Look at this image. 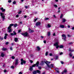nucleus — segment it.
<instances>
[{"label": "nucleus", "instance_id": "1", "mask_svg": "<svg viewBox=\"0 0 74 74\" xmlns=\"http://www.w3.org/2000/svg\"><path fill=\"white\" fill-rule=\"evenodd\" d=\"M45 63L47 65V67H48L49 69H50V68H53V67H54V66H53V64H51L50 65L48 64L51 63L50 62L48 61V62H45Z\"/></svg>", "mask_w": 74, "mask_h": 74}, {"label": "nucleus", "instance_id": "2", "mask_svg": "<svg viewBox=\"0 0 74 74\" xmlns=\"http://www.w3.org/2000/svg\"><path fill=\"white\" fill-rule=\"evenodd\" d=\"M21 34L24 37H29V34L27 32H25V33H21Z\"/></svg>", "mask_w": 74, "mask_h": 74}, {"label": "nucleus", "instance_id": "3", "mask_svg": "<svg viewBox=\"0 0 74 74\" xmlns=\"http://www.w3.org/2000/svg\"><path fill=\"white\" fill-rule=\"evenodd\" d=\"M33 74H36L37 73H38V74H41V71L40 70H37L36 71H34L32 72Z\"/></svg>", "mask_w": 74, "mask_h": 74}, {"label": "nucleus", "instance_id": "4", "mask_svg": "<svg viewBox=\"0 0 74 74\" xmlns=\"http://www.w3.org/2000/svg\"><path fill=\"white\" fill-rule=\"evenodd\" d=\"M59 44V42L58 41L57 42L55 43V44H54V45L55 47H56V49H58L59 47V45L58 44Z\"/></svg>", "mask_w": 74, "mask_h": 74}, {"label": "nucleus", "instance_id": "5", "mask_svg": "<svg viewBox=\"0 0 74 74\" xmlns=\"http://www.w3.org/2000/svg\"><path fill=\"white\" fill-rule=\"evenodd\" d=\"M26 61L23 60V58H21V65H23V64H25V63H26Z\"/></svg>", "mask_w": 74, "mask_h": 74}, {"label": "nucleus", "instance_id": "6", "mask_svg": "<svg viewBox=\"0 0 74 74\" xmlns=\"http://www.w3.org/2000/svg\"><path fill=\"white\" fill-rule=\"evenodd\" d=\"M0 14L1 16V18L3 19V21H4V19H5V15H3L4 14H3V13L2 12H0Z\"/></svg>", "mask_w": 74, "mask_h": 74}, {"label": "nucleus", "instance_id": "7", "mask_svg": "<svg viewBox=\"0 0 74 74\" xmlns=\"http://www.w3.org/2000/svg\"><path fill=\"white\" fill-rule=\"evenodd\" d=\"M19 63V59L17 58L15 60V65L17 66Z\"/></svg>", "mask_w": 74, "mask_h": 74}, {"label": "nucleus", "instance_id": "8", "mask_svg": "<svg viewBox=\"0 0 74 74\" xmlns=\"http://www.w3.org/2000/svg\"><path fill=\"white\" fill-rule=\"evenodd\" d=\"M62 36L63 37L62 38L63 40H64V41H66V35L64 34H62Z\"/></svg>", "mask_w": 74, "mask_h": 74}, {"label": "nucleus", "instance_id": "9", "mask_svg": "<svg viewBox=\"0 0 74 74\" xmlns=\"http://www.w3.org/2000/svg\"><path fill=\"white\" fill-rule=\"evenodd\" d=\"M13 33H11L10 34L11 36H14V35H16V33L15 32V31H13Z\"/></svg>", "mask_w": 74, "mask_h": 74}, {"label": "nucleus", "instance_id": "10", "mask_svg": "<svg viewBox=\"0 0 74 74\" xmlns=\"http://www.w3.org/2000/svg\"><path fill=\"white\" fill-rule=\"evenodd\" d=\"M45 62H48V61L44 62L42 61L40 63V64L41 65H44V63H45Z\"/></svg>", "mask_w": 74, "mask_h": 74}, {"label": "nucleus", "instance_id": "11", "mask_svg": "<svg viewBox=\"0 0 74 74\" xmlns=\"http://www.w3.org/2000/svg\"><path fill=\"white\" fill-rule=\"evenodd\" d=\"M36 51H40L41 50V48L39 46H37L36 47Z\"/></svg>", "mask_w": 74, "mask_h": 74}, {"label": "nucleus", "instance_id": "12", "mask_svg": "<svg viewBox=\"0 0 74 74\" xmlns=\"http://www.w3.org/2000/svg\"><path fill=\"white\" fill-rule=\"evenodd\" d=\"M40 25H41V22H37L36 23V26H40Z\"/></svg>", "mask_w": 74, "mask_h": 74}, {"label": "nucleus", "instance_id": "13", "mask_svg": "<svg viewBox=\"0 0 74 74\" xmlns=\"http://www.w3.org/2000/svg\"><path fill=\"white\" fill-rule=\"evenodd\" d=\"M29 33H33V32H34V30H32L30 28H29Z\"/></svg>", "mask_w": 74, "mask_h": 74}, {"label": "nucleus", "instance_id": "14", "mask_svg": "<svg viewBox=\"0 0 74 74\" xmlns=\"http://www.w3.org/2000/svg\"><path fill=\"white\" fill-rule=\"evenodd\" d=\"M1 11H2V12H4L5 11V9H4L3 8H1Z\"/></svg>", "mask_w": 74, "mask_h": 74}, {"label": "nucleus", "instance_id": "15", "mask_svg": "<svg viewBox=\"0 0 74 74\" xmlns=\"http://www.w3.org/2000/svg\"><path fill=\"white\" fill-rule=\"evenodd\" d=\"M5 36L4 37V39L5 40H6L7 39V36H8V34H5Z\"/></svg>", "mask_w": 74, "mask_h": 74}, {"label": "nucleus", "instance_id": "16", "mask_svg": "<svg viewBox=\"0 0 74 74\" xmlns=\"http://www.w3.org/2000/svg\"><path fill=\"white\" fill-rule=\"evenodd\" d=\"M1 57H2L3 58V57H4V56H5V54L3 53H1Z\"/></svg>", "mask_w": 74, "mask_h": 74}, {"label": "nucleus", "instance_id": "17", "mask_svg": "<svg viewBox=\"0 0 74 74\" xmlns=\"http://www.w3.org/2000/svg\"><path fill=\"white\" fill-rule=\"evenodd\" d=\"M62 23H64V22H65L66 21V20L64 18H62Z\"/></svg>", "mask_w": 74, "mask_h": 74}, {"label": "nucleus", "instance_id": "18", "mask_svg": "<svg viewBox=\"0 0 74 74\" xmlns=\"http://www.w3.org/2000/svg\"><path fill=\"white\" fill-rule=\"evenodd\" d=\"M2 51H6V50H7L8 49L7 48L3 47V48H2Z\"/></svg>", "mask_w": 74, "mask_h": 74}, {"label": "nucleus", "instance_id": "19", "mask_svg": "<svg viewBox=\"0 0 74 74\" xmlns=\"http://www.w3.org/2000/svg\"><path fill=\"white\" fill-rule=\"evenodd\" d=\"M60 28H64V25H60Z\"/></svg>", "mask_w": 74, "mask_h": 74}, {"label": "nucleus", "instance_id": "20", "mask_svg": "<svg viewBox=\"0 0 74 74\" xmlns=\"http://www.w3.org/2000/svg\"><path fill=\"white\" fill-rule=\"evenodd\" d=\"M18 40V38H15L14 39V41L15 42H17Z\"/></svg>", "mask_w": 74, "mask_h": 74}, {"label": "nucleus", "instance_id": "21", "mask_svg": "<svg viewBox=\"0 0 74 74\" xmlns=\"http://www.w3.org/2000/svg\"><path fill=\"white\" fill-rule=\"evenodd\" d=\"M64 48V46L63 45H61L59 46V48Z\"/></svg>", "mask_w": 74, "mask_h": 74}, {"label": "nucleus", "instance_id": "22", "mask_svg": "<svg viewBox=\"0 0 74 74\" xmlns=\"http://www.w3.org/2000/svg\"><path fill=\"white\" fill-rule=\"evenodd\" d=\"M29 70H30V71H32V70H33V67L32 66H30V68H29Z\"/></svg>", "mask_w": 74, "mask_h": 74}, {"label": "nucleus", "instance_id": "23", "mask_svg": "<svg viewBox=\"0 0 74 74\" xmlns=\"http://www.w3.org/2000/svg\"><path fill=\"white\" fill-rule=\"evenodd\" d=\"M38 19V18H35V19L34 18V22H36V21H37Z\"/></svg>", "mask_w": 74, "mask_h": 74}, {"label": "nucleus", "instance_id": "24", "mask_svg": "<svg viewBox=\"0 0 74 74\" xmlns=\"http://www.w3.org/2000/svg\"><path fill=\"white\" fill-rule=\"evenodd\" d=\"M69 51H70V52H73V51H74V50H71V48H69Z\"/></svg>", "mask_w": 74, "mask_h": 74}, {"label": "nucleus", "instance_id": "25", "mask_svg": "<svg viewBox=\"0 0 74 74\" xmlns=\"http://www.w3.org/2000/svg\"><path fill=\"white\" fill-rule=\"evenodd\" d=\"M18 25V24H17V23H15L14 26V27H16V26H17V25Z\"/></svg>", "mask_w": 74, "mask_h": 74}, {"label": "nucleus", "instance_id": "26", "mask_svg": "<svg viewBox=\"0 0 74 74\" xmlns=\"http://www.w3.org/2000/svg\"><path fill=\"white\" fill-rule=\"evenodd\" d=\"M63 72L64 73H67V70L65 69L63 71Z\"/></svg>", "mask_w": 74, "mask_h": 74}, {"label": "nucleus", "instance_id": "27", "mask_svg": "<svg viewBox=\"0 0 74 74\" xmlns=\"http://www.w3.org/2000/svg\"><path fill=\"white\" fill-rule=\"evenodd\" d=\"M50 35H51V33H50V32H48V34H47L48 36H50Z\"/></svg>", "mask_w": 74, "mask_h": 74}, {"label": "nucleus", "instance_id": "28", "mask_svg": "<svg viewBox=\"0 0 74 74\" xmlns=\"http://www.w3.org/2000/svg\"><path fill=\"white\" fill-rule=\"evenodd\" d=\"M4 39V38H3V37H1V36H0V40H3Z\"/></svg>", "mask_w": 74, "mask_h": 74}, {"label": "nucleus", "instance_id": "29", "mask_svg": "<svg viewBox=\"0 0 74 74\" xmlns=\"http://www.w3.org/2000/svg\"><path fill=\"white\" fill-rule=\"evenodd\" d=\"M69 56L70 57H72V56H73V54H72L71 53H69Z\"/></svg>", "mask_w": 74, "mask_h": 74}, {"label": "nucleus", "instance_id": "30", "mask_svg": "<svg viewBox=\"0 0 74 74\" xmlns=\"http://www.w3.org/2000/svg\"><path fill=\"white\" fill-rule=\"evenodd\" d=\"M36 64H34L32 65V67H36Z\"/></svg>", "mask_w": 74, "mask_h": 74}, {"label": "nucleus", "instance_id": "31", "mask_svg": "<svg viewBox=\"0 0 74 74\" xmlns=\"http://www.w3.org/2000/svg\"><path fill=\"white\" fill-rule=\"evenodd\" d=\"M11 27L9 26L8 28V30H10V29H11Z\"/></svg>", "mask_w": 74, "mask_h": 74}, {"label": "nucleus", "instance_id": "32", "mask_svg": "<svg viewBox=\"0 0 74 74\" xmlns=\"http://www.w3.org/2000/svg\"><path fill=\"white\" fill-rule=\"evenodd\" d=\"M73 44V42H71L68 43V45H72Z\"/></svg>", "mask_w": 74, "mask_h": 74}, {"label": "nucleus", "instance_id": "33", "mask_svg": "<svg viewBox=\"0 0 74 74\" xmlns=\"http://www.w3.org/2000/svg\"><path fill=\"white\" fill-rule=\"evenodd\" d=\"M40 64V63L39 62V61H38L36 63V64H35L36 65V64L39 65Z\"/></svg>", "mask_w": 74, "mask_h": 74}, {"label": "nucleus", "instance_id": "34", "mask_svg": "<svg viewBox=\"0 0 74 74\" xmlns=\"http://www.w3.org/2000/svg\"><path fill=\"white\" fill-rule=\"evenodd\" d=\"M14 25V24H11L10 25V26L11 27V26H13Z\"/></svg>", "mask_w": 74, "mask_h": 74}, {"label": "nucleus", "instance_id": "35", "mask_svg": "<svg viewBox=\"0 0 74 74\" xmlns=\"http://www.w3.org/2000/svg\"><path fill=\"white\" fill-rule=\"evenodd\" d=\"M11 31H12V29H9L8 32V33H10V32H11Z\"/></svg>", "mask_w": 74, "mask_h": 74}, {"label": "nucleus", "instance_id": "36", "mask_svg": "<svg viewBox=\"0 0 74 74\" xmlns=\"http://www.w3.org/2000/svg\"><path fill=\"white\" fill-rule=\"evenodd\" d=\"M42 69L41 67L40 66H39L38 67V69H39V70H40V69Z\"/></svg>", "mask_w": 74, "mask_h": 74}, {"label": "nucleus", "instance_id": "37", "mask_svg": "<svg viewBox=\"0 0 74 74\" xmlns=\"http://www.w3.org/2000/svg\"><path fill=\"white\" fill-rule=\"evenodd\" d=\"M21 32H22V31H21V30L19 29V30H18V33H21Z\"/></svg>", "mask_w": 74, "mask_h": 74}, {"label": "nucleus", "instance_id": "38", "mask_svg": "<svg viewBox=\"0 0 74 74\" xmlns=\"http://www.w3.org/2000/svg\"><path fill=\"white\" fill-rule=\"evenodd\" d=\"M47 26L49 28V27H51V26L50 25L48 24L47 25Z\"/></svg>", "mask_w": 74, "mask_h": 74}, {"label": "nucleus", "instance_id": "39", "mask_svg": "<svg viewBox=\"0 0 74 74\" xmlns=\"http://www.w3.org/2000/svg\"><path fill=\"white\" fill-rule=\"evenodd\" d=\"M63 16V14H61V15L60 16V18H62V16Z\"/></svg>", "mask_w": 74, "mask_h": 74}, {"label": "nucleus", "instance_id": "40", "mask_svg": "<svg viewBox=\"0 0 74 74\" xmlns=\"http://www.w3.org/2000/svg\"><path fill=\"white\" fill-rule=\"evenodd\" d=\"M45 20L46 21L47 20H48L49 19V18H45Z\"/></svg>", "mask_w": 74, "mask_h": 74}, {"label": "nucleus", "instance_id": "41", "mask_svg": "<svg viewBox=\"0 0 74 74\" xmlns=\"http://www.w3.org/2000/svg\"><path fill=\"white\" fill-rule=\"evenodd\" d=\"M13 4H16V1H13Z\"/></svg>", "mask_w": 74, "mask_h": 74}, {"label": "nucleus", "instance_id": "42", "mask_svg": "<svg viewBox=\"0 0 74 74\" xmlns=\"http://www.w3.org/2000/svg\"><path fill=\"white\" fill-rule=\"evenodd\" d=\"M48 52H46V53H45V55L46 56H47V55H48Z\"/></svg>", "mask_w": 74, "mask_h": 74}, {"label": "nucleus", "instance_id": "43", "mask_svg": "<svg viewBox=\"0 0 74 74\" xmlns=\"http://www.w3.org/2000/svg\"><path fill=\"white\" fill-rule=\"evenodd\" d=\"M21 13H22V11H19V12H18V14H21Z\"/></svg>", "mask_w": 74, "mask_h": 74}, {"label": "nucleus", "instance_id": "44", "mask_svg": "<svg viewBox=\"0 0 74 74\" xmlns=\"http://www.w3.org/2000/svg\"><path fill=\"white\" fill-rule=\"evenodd\" d=\"M12 59H15V57L14 56H12Z\"/></svg>", "mask_w": 74, "mask_h": 74}, {"label": "nucleus", "instance_id": "45", "mask_svg": "<svg viewBox=\"0 0 74 74\" xmlns=\"http://www.w3.org/2000/svg\"><path fill=\"white\" fill-rule=\"evenodd\" d=\"M56 60L58 59V56H56Z\"/></svg>", "mask_w": 74, "mask_h": 74}, {"label": "nucleus", "instance_id": "46", "mask_svg": "<svg viewBox=\"0 0 74 74\" xmlns=\"http://www.w3.org/2000/svg\"><path fill=\"white\" fill-rule=\"evenodd\" d=\"M30 62L31 63H33V61H32V60H30Z\"/></svg>", "mask_w": 74, "mask_h": 74}, {"label": "nucleus", "instance_id": "47", "mask_svg": "<svg viewBox=\"0 0 74 74\" xmlns=\"http://www.w3.org/2000/svg\"><path fill=\"white\" fill-rule=\"evenodd\" d=\"M4 73H7V70H5V69L4 70Z\"/></svg>", "mask_w": 74, "mask_h": 74}, {"label": "nucleus", "instance_id": "48", "mask_svg": "<svg viewBox=\"0 0 74 74\" xmlns=\"http://www.w3.org/2000/svg\"><path fill=\"white\" fill-rule=\"evenodd\" d=\"M60 62H61V64H63L64 63V62H63L62 61H60Z\"/></svg>", "mask_w": 74, "mask_h": 74}, {"label": "nucleus", "instance_id": "49", "mask_svg": "<svg viewBox=\"0 0 74 74\" xmlns=\"http://www.w3.org/2000/svg\"><path fill=\"white\" fill-rule=\"evenodd\" d=\"M8 44H9V42H6L5 43L6 45H8Z\"/></svg>", "mask_w": 74, "mask_h": 74}, {"label": "nucleus", "instance_id": "50", "mask_svg": "<svg viewBox=\"0 0 74 74\" xmlns=\"http://www.w3.org/2000/svg\"><path fill=\"white\" fill-rule=\"evenodd\" d=\"M8 3H11V0H10L8 1Z\"/></svg>", "mask_w": 74, "mask_h": 74}, {"label": "nucleus", "instance_id": "51", "mask_svg": "<svg viewBox=\"0 0 74 74\" xmlns=\"http://www.w3.org/2000/svg\"><path fill=\"white\" fill-rule=\"evenodd\" d=\"M10 50H11V51H12V47H10Z\"/></svg>", "mask_w": 74, "mask_h": 74}, {"label": "nucleus", "instance_id": "52", "mask_svg": "<svg viewBox=\"0 0 74 74\" xmlns=\"http://www.w3.org/2000/svg\"><path fill=\"white\" fill-rule=\"evenodd\" d=\"M49 56H52V53H50L49 54Z\"/></svg>", "mask_w": 74, "mask_h": 74}, {"label": "nucleus", "instance_id": "53", "mask_svg": "<svg viewBox=\"0 0 74 74\" xmlns=\"http://www.w3.org/2000/svg\"><path fill=\"white\" fill-rule=\"evenodd\" d=\"M54 7H58V6L56 5H54Z\"/></svg>", "mask_w": 74, "mask_h": 74}, {"label": "nucleus", "instance_id": "54", "mask_svg": "<svg viewBox=\"0 0 74 74\" xmlns=\"http://www.w3.org/2000/svg\"><path fill=\"white\" fill-rule=\"evenodd\" d=\"M43 42L44 44H46V43L47 42H46V41L45 40L43 41Z\"/></svg>", "mask_w": 74, "mask_h": 74}, {"label": "nucleus", "instance_id": "55", "mask_svg": "<svg viewBox=\"0 0 74 74\" xmlns=\"http://www.w3.org/2000/svg\"><path fill=\"white\" fill-rule=\"evenodd\" d=\"M11 67L12 69H14V66H11Z\"/></svg>", "mask_w": 74, "mask_h": 74}, {"label": "nucleus", "instance_id": "56", "mask_svg": "<svg viewBox=\"0 0 74 74\" xmlns=\"http://www.w3.org/2000/svg\"><path fill=\"white\" fill-rule=\"evenodd\" d=\"M16 18H18L19 17V15H17L16 16Z\"/></svg>", "mask_w": 74, "mask_h": 74}, {"label": "nucleus", "instance_id": "57", "mask_svg": "<svg viewBox=\"0 0 74 74\" xmlns=\"http://www.w3.org/2000/svg\"><path fill=\"white\" fill-rule=\"evenodd\" d=\"M22 72H20L19 73V74H22Z\"/></svg>", "mask_w": 74, "mask_h": 74}, {"label": "nucleus", "instance_id": "58", "mask_svg": "<svg viewBox=\"0 0 74 74\" xmlns=\"http://www.w3.org/2000/svg\"><path fill=\"white\" fill-rule=\"evenodd\" d=\"M25 8H28V6H25Z\"/></svg>", "mask_w": 74, "mask_h": 74}, {"label": "nucleus", "instance_id": "59", "mask_svg": "<svg viewBox=\"0 0 74 74\" xmlns=\"http://www.w3.org/2000/svg\"><path fill=\"white\" fill-rule=\"evenodd\" d=\"M53 36H55V33H54L53 34Z\"/></svg>", "mask_w": 74, "mask_h": 74}, {"label": "nucleus", "instance_id": "60", "mask_svg": "<svg viewBox=\"0 0 74 74\" xmlns=\"http://www.w3.org/2000/svg\"><path fill=\"white\" fill-rule=\"evenodd\" d=\"M53 17H54L55 18H56V16H55V15L54 14L53 16Z\"/></svg>", "mask_w": 74, "mask_h": 74}, {"label": "nucleus", "instance_id": "61", "mask_svg": "<svg viewBox=\"0 0 74 74\" xmlns=\"http://www.w3.org/2000/svg\"><path fill=\"white\" fill-rule=\"evenodd\" d=\"M27 18V16L25 15L24 16V18Z\"/></svg>", "mask_w": 74, "mask_h": 74}, {"label": "nucleus", "instance_id": "62", "mask_svg": "<svg viewBox=\"0 0 74 74\" xmlns=\"http://www.w3.org/2000/svg\"><path fill=\"white\" fill-rule=\"evenodd\" d=\"M68 28H70V26L68 25Z\"/></svg>", "mask_w": 74, "mask_h": 74}, {"label": "nucleus", "instance_id": "63", "mask_svg": "<svg viewBox=\"0 0 74 74\" xmlns=\"http://www.w3.org/2000/svg\"><path fill=\"white\" fill-rule=\"evenodd\" d=\"M62 54H63V53L62 52H61L60 53V55H62Z\"/></svg>", "mask_w": 74, "mask_h": 74}, {"label": "nucleus", "instance_id": "64", "mask_svg": "<svg viewBox=\"0 0 74 74\" xmlns=\"http://www.w3.org/2000/svg\"><path fill=\"white\" fill-rule=\"evenodd\" d=\"M72 30H74V27H72Z\"/></svg>", "mask_w": 74, "mask_h": 74}]
</instances>
